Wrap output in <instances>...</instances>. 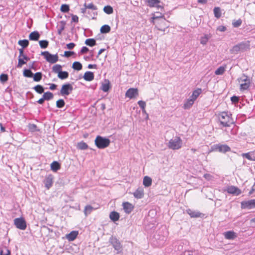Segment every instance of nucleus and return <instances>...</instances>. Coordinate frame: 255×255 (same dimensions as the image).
<instances>
[{
	"label": "nucleus",
	"instance_id": "nucleus-1",
	"mask_svg": "<svg viewBox=\"0 0 255 255\" xmlns=\"http://www.w3.org/2000/svg\"><path fill=\"white\" fill-rule=\"evenodd\" d=\"M237 81L240 85V90L244 91L248 90L251 85V80L246 74H242L238 78Z\"/></svg>",
	"mask_w": 255,
	"mask_h": 255
},
{
	"label": "nucleus",
	"instance_id": "nucleus-2",
	"mask_svg": "<svg viewBox=\"0 0 255 255\" xmlns=\"http://www.w3.org/2000/svg\"><path fill=\"white\" fill-rule=\"evenodd\" d=\"M250 44L249 42H241L232 47L230 49V52L234 54H237L240 52H243L249 49Z\"/></svg>",
	"mask_w": 255,
	"mask_h": 255
},
{
	"label": "nucleus",
	"instance_id": "nucleus-3",
	"mask_svg": "<svg viewBox=\"0 0 255 255\" xmlns=\"http://www.w3.org/2000/svg\"><path fill=\"white\" fill-rule=\"evenodd\" d=\"M169 148L173 150H177L181 148L182 146V140L180 137L175 136L171 139L167 143Z\"/></svg>",
	"mask_w": 255,
	"mask_h": 255
},
{
	"label": "nucleus",
	"instance_id": "nucleus-4",
	"mask_svg": "<svg viewBox=\"0 0 255 255\" xmlns=\"http://www.w3.org/2000/svg\"><path fill=\"white\" fill-rule=\"evenodd\" d=\"M218 119L220 124L223 127H229L232 123V119L227 113L223 112L218 115Z\"/></svg>",
	"mask_w": 255,
	"mask_h": 255
},
{
	"label": "nucleus",
	"instance_id": "nucleus-5",
	"mask_svg": "<svg viewBox=\"0 0 255 255\" xmlns=\"http://www.w3.org/2000/svg\"><path fill=\"white\" fill-rule=\"evenodd\" d=\"M95 143L98 148L103 149L110 145V140L109 138L98 135L95 140Z\"/></svg>",
	"mask_w": 255,
	"mask_h": 255
},
{
	"label": "nucleus",
	"instance_id": "nucleus-6",
	"mask_svg": "<svg viewBox=\"0 0 255 255\" xmlns=\"http://www.w3.org/2000/svg\"><path fill=\"white\" fill-rule=\"evenodd\" d=\"M41 54L44 56L47 62L50 63H55L58 60L57 54L52 55L48 51L42 52Z\"/></svg>",
	"mask_w": 255,
	"mask_h": 255
},
{
	"label": "nucleus",
	"instance_id": "nucleus-7",
	"mask_svg": "<svg viewBox=\"0 0 255 255\" xmlns=\"http://www.w3.org/2000/svg\"><path fill=\"white\" fill-rule=\"evenodd\" d=\"M109 242L117 251V254H119L122 251V246L120 242L116 237H111Z\"/></svg>",
	"mask_w": 255,
	"mask_h": 255
},
{
	"label": "nucleus",
	"instance_id": "nucleus-8",
	"mask_svg": "<svg viewBox=\"0 0 255 255\" xmlns=\"http://www.w3.org/2000/svg\"><path fill=\"white\" fill-rule=\"evenodd\" d=\"M19 55L18 56V67H21L22 66L26 64V61L29 60V58L26 55L23 54V50L22 48L19 49Z\"/></svg>",
	"mask_w": 255,
	"mask_h": 255
},
{
	"label": "nucleus",
	"instance_id": "nucleus-9",
	"mask_svg": "<svg viewBox=\"0 0 255 255\" xmlns=\"http://www.w3.org/2000/svg\"><path fill=\"white\" fill-rule=\"evenodd\" d=\"M14 224L17 228L21 230H24L26 228V222L22 218L15 219L14 220Z\"/></svg>",
	"mask_w": 255,
	"mask_h": 255
},
{
	"label": "nucleus",
	"instance_id": "nucleus-10",
	"mask_svg": "<svg viewBox=\"0 0 255 255\" xmlns=\"http://www.w3.org/2000/svg\"><path fill=\"white\" fill-rule=\"evenodd\" d=\"M241 208L244 209H252L255 208V199L242 202Z\"/></svg>",
	"mask_w": 255,
	"mask_h": 255
},
{
	"label": "nucleus",
	"instance_id": "nucleus-11",
	"mask_svg": "<svg viewBox=\"0 0 255 255\" xmlns=\"http://www.w3.org/2000/svg\"><path fill=\"white\" fill-rule=\"evenodd\" d=\"M73 89V87L70 84L67 83L64 84L62 85L60 93L63 96L68 95Z\"/></svg>",
	"mask_w": 255,
	"mask_h": 255
},
{
	"label": "nucleus",
	"instance_id": "nucleus-12",
	"mask_svg": "<svg viewBox=\"0 0 255 255\" xmlns=\"http://www.w3.org/2000/svg\"><path fill=\"white\" fill-rule=\"evenodd\" d=\"M138 90L135 88L129 89L126 93V96L130 99L135 98L138 95Z\"/></svg>",
	"mask_w": 255,
	"mask_h": 255
},
{
	"label": "nucleus",
	"instance_id": "nucleus-13",
	"mask_svg": "<svg viewBox=\"0 0 255 255\" xmlns=\"http://www.w3.org/2000/svg\"><path fill=\"white\" fill-rule=\"evenodd\" d=\"M226 191L230 194H235L236 195H239L241 193L240 189L234 186L228 187L227 188Z\"/></svg>",
	"mask_w": 255,
	"mask_h": 255
},
{
	"label": "nucleus",
	"instance_id": "nucleus-14",
	"mask_svg": "<svg viewBox=\"0 0 255 255\" xmlns=\"http://www.w3.org/2000/svg\"><path fill=\"white\" fill-rule=\"evenodd\" d=\"M223 234L225 239L227 240H234L238 236L237 233L232 231L226 232Z\"/></svg>",
	"mask_w": 255,
	"mask_h": 255
},
{
	"label": "nucleus",
	"instance_id": "nucleus-15",
	"mask_svg": "<svg viewBox=\"0 0 255 255\" xmlns=\"http://www.w3.org/2000/svg\"><path fill=\"white\" fill-rule=\"evenodd\" d=\"M123 209L127 214L130 213L133 209V206L129 202H125L123 204Z\"/></svg>",
	"mask_w": 255,
	"mask_h": 255
},
{
	"label": "nucleus",
	"instance_id": "nucleus-16",
	"mask_svg": "<svg viewBox=\"0 0 255 255\" xmlns=\"http://www.w3.org/2000/svg\"><path fill=\"white\" fill-rule=\"evenodd\" d=\"M134 197L136 199H141L144 196V190L142 187L138 188L133 193Z\"/></svg>",
	"mask_w": 255,
	"mask_h": 255
},
{
	"label": "nucleus",
	"instance_id": "nucleus-17",
	"mask_svg": "<svg viewBox=\"0 0 255 255\" xmlns=\"http://www.w3.org/2000/svg\"><path fill=\"white\" fill-rule=\"evenodd\" d=\"M216 149L221 152H226L230 150V147L226 144H217L215 145Z\"/></svg>",
	"mask_w": 255,
	"mask_h": 255
},
{
	"label": "nucleus",
	"instance_id": "nucleus-18",
	"mask_svg": "<svg viewBox=\"0 0 255 255\" xmlns=\"http://www.w3.org/2000/svg\"><path fill=\"white\" fill-rule=\"evenodd\" d=\"M53 176L51 175H49L46 177L44 180V183L45 186L47 189H49L53 184Z\"/></svg>",
	"mask_w": 255,
	"mask_h": 255
},
{
	"label": "nucleus",
	"instance_id": "nucleus-19",
	"mask_svg": "<svg viewBox=\"0 0 255 255\" xmlns=\"http://www.w3.org/2000/svg\"><path fill=\"white\" fill-rule=\"evenodd\" d=\"M83 78L87 81H91L94 78V73L90 71L86 72L83 76Z\"/></svg>",
	"mask_w": 255,
	"mask_h": 255
},
{
	"label": "nucleus",
	"instance_id": "nucleus-20",
	"mask_svg": "<svg viewBox=\"0 0 255 255\" xmlns=\"http://www.w3.org/2000/svg\"><path fill=\"white\" fill-rule=\"evenodd\" d=\"M160 1L159 0H148V3L150 7H156L158 9L162 8V7L159 5Z\"/></svg>",
	"mask_w": 255,
	"mask_h": 255
},
{
	"label": "nucleus",
	"instance_id": "nucleus-21",
	"mask_svg": "<svg viewBox=\"0 0 255 255\" xmlns=\"http://www.w3.org/2000/svg\"><path fill=\"white\" fill-rule=\"evenodd\" d=\"M78 234L77 231H72L69 234L66 235V238L69 241H73L76 238Z\"/></svg>",
	"mask_w": 255,
	"mask_h": 255
},
{
	"label": "nucleus",
	"instance_id": "nucleus-22",
	"mask_svg": "<svg viewBox=\"0 0 255 255\" xmlns=\"http://www.w3.org/2000/svg\"><path fill=\"white\" fill-rule=\"evenodd\" d=\"M187 213L190 216L191 218H198L201 216V213L198 211H193L191 209H188Z\"/></svg>",
	"mask_w": 255,
	"mask_h": 255
},
{
	"label": "nucleus",
	"instance_id": "nucleus-23",
	"mask_svg": "<svg viewBox=\"0 0 255 255\" xmlns=\"http://www.w3.org/2000/svg\"><path fill=\"white\" fill-rule=\"evenodd\" d=\"M201 92L202 90L198 88L193 92L192 95L189 97V98L192 99V100L195 102Z\"/></svg>",
	"mask_w": 255,
	"mask_h": 255
},
{
	"label": "nucleus",
	"instance_id": "nucleus-24",
	"mask_svg": "<svg viewBox=\"0 0 255 255\" xmlns=\"http://www.w3.org/2000/svg\"><path fill=\"white\" fill-rule=\"evenodd\" d=\"M40 34H39L38 32L34 31L30 33L29 35V39L30 40L36 41L38 40Z\"/></svg>",
	"mask_w": 255,
	"mask_h": 255
},
{
	"label": "nucleus",
	"instance_id": "nucleus-25",
	"mask_svg": "<svg viewBox=\"0 0 255 255\" xmlns=\"http://www.w3.org/2000/svg\"><path fill=\"white\" fill-rule=\"evenodd\" d=\"M152 183V179L148 176H145L143 180V184L145 187H149Z\"/></svg>",
	"mask_w": 255,
	"mask_h": 255
},
{
	"label": "nucleus",
	"instance_id": "nucleus-26",
	"mask_svg": "<svg viewBox=\"0 0 255 255\" xmlns=\"http://www.w3.org/2000/svg\"><path fill=\"white\" fill-rule=\"evenodd\" d=\"M120 218L119 214L116 212L113 211L110 214V218L114 222L119 220Z\"/></svg>",
	"mask_w": 255,
	"mask_h": 255
},
{
	"label": "nucleus",
	"instance_id": "nucleus-27",
	"mask_svg": "<svg viewBox=\"0 0 255 255\" xmlns=\"http://www.w3.org/2000/svg\"><path fill=\"white\" fill-rule=\"evenodd\" d=\"M110 89V82L108 80H105L104 83H102L101 89L105 92H107Z\"/></svg>",
	"mask_w": 255,
	"mask_h": 255
},
{
	"label": "nucleus",
	"instance_id": "nucleus-28",
	"mask_svg": "<svg viewBox=\"0 0 255 255\" xmlns=\"http://www.w3.org/2000/svg\"><path fill=\"white\" fill-rule=\"evenodd\" d=\"M211 37V35L205 34L203 36L201 37L200 43L203 45H206L208 42L209 39Z\"/></svg>",
	"mask_w": 255,
	"mask_h": 255
},
{
	"label": "nucleus",
	"instance_id": "nucleus-29",
	"mask_svg": "<svg viewBox=\"0 0 255 255\" xmlns=\"http://www.w3.org/2000/svg\"><path fill=\"white\" fill-rule=\"evenodd\" d=\"M194 101L192 99L189 98L184 104V108L185 109H189L194 104Z\"/></svg>",
	"mask_w": 255,
	"mask_h": 255
},
{
	"label": "nucleus",
	"instance_id": "nucleus-30",
	"mask_svg": "<svg viewBox=\"0 0 255 255\" xmlns=\"http://www.w3.org/2000/svg\"><path fill=\"white\" fill-rule=\"evenodd\" d=\"M60 166L59 163L57 161H53L51 164V169L53 171H56L60 169Z\"/></svg>",
	"mask_w": 255,
	"mask_h": 255
},
{
	"label": "nucleus",
	"instance_id": "nucleus-31",
	"mask_svg": "<svg viewBox=\"0 0 255 255\" xmlns=\"http://www.w3.org/2000/svg\"><path fill=\"white\" fill-rule=\"evenodd\" d=\"M111 27L108 25H103L100 29V31L102 33H107L110 31Z\"/></svg>",
	"mask_w": 255,
	"mask_h": 255
},
{
	"label": "nucleus",
	"instance_id": "nucleus-32",
	"mask_svg": "<svg viewBox=\"0 0 255 255\" xmlns=\"http://www.w3.org/2000/svg\"><path fill=\"white\" fill-rule=\"evenodd\" d=\"M69 73L66 71H61L58 74V77L60 79H65L68 77Z\"/></svg>",
	"mask_w": 255,
	"mask_h": 255
},
{
	"label": "nucleus",
	"instance_id": "nucleus-33",
	"mask_svg": "<svg viewBox=\"0 0 255 255\" xmlns=\"http://www.w3.org/2000/svg\"><path fill=\"white\" fill-rule=\"evenodd\" d=\"M94 208L91 205H87L84 209V214L86 216L90 214L94 210Z\"/></svg>",
	"mask_w": 255,
	"mask_h": 255
},
{
	"label": "nucleus",
	"instance_id": "nucleus-34",
	"mask_svg": "<svg viewBox=\"0 0 255 255\" xmlns=\"http://www.w3.org/2000/svg\"><path fill=\"white\" fill-rule=\"evenodd\" d=\"M87 45L89 46H93L96 45V40L93 38L87 39L85 42Z\"/></svg>",
	"mask_w": 255,
	"mask_h": 255
},
{
	"label": "nucleus",
	"instance_id": "nucleus-35",
	"mask_svg": "<svg viewBox=\"0 0 255 255\" xmlns=\"http://www.w3.org/2000/svg\"><path fill=\"white\" fill-rule=\"evenodd\" d=\"M52 71L58 74L62 71V66L59 64H56L53 66Z\"/></svg>",
	"mask_w": 255,
	"mask_h": 255
},
{
	"label": "nucleus",
	"instance_id": "nucleus-36",
	"mask_svg": "<svg viewBox=\"0 0 255 255\" xmlns=\"http://www.w3.org/2000/svg\"><path fill=\"white\" fill-rule=\"evenodd\" d=\"M72 68L76 70H80L82 68V64L79 62H74L72 65Z\"/></svg>",
	"mask_w": 255,
	"mask_h": 255
},
{
	"label": "nucleus",
	"instance_id": "nucleus-37",
	"mask_svg": "<svg viewBox=\"0 0 255 255\" xmlns=\"http://www.w3.org/2000/svg\"><path fill=\"white\" fill-rule=\"evenodd\" d=\"M43 97L45 100H50L53 98V95L50 92H47L44 93Z\"/></svg>",
	"mask_w": 255,
	"mask_h": 255
},
{
	"label": "nucleus",
	"instance_id": "nucleus-38",
	"mask_svg": "<svg viewBox=\"0 0 255 255\" xmlns=\"http://www.w3.org/2000/svg\"><path fill=\"white\" fill-rule=\"evenodd\" d=\"M157 26H160L162 27H168V26L166 24V20L164 18H161L158 20V21L156 22Z\"/></svg>",
	"mask_w": 255,
	"mask_h": 255
},
{
	"label": "nucleus",
	"instance_id": "nucleus-39",
	"mask_svg": "<svg viewBox=\"0 0 255 255\" xmlns=\"http://www.w3.org/2000/svg\"><path fill=\"white\" fill-rule=\"evenodd\" d=\"M214 15L217 18H219L221 16V12L220 8L219 7H216L214 8Z\"/></svg>",
	"mask_w": 255,
	"mask_h": 255
},
{
	"label": "nucleus",
	"instance_id": "nucleus-40",
	"mask_svg": "<svg viewBox=\"0 0 255 255\" xmlns=\"http://www.w3.org/2000/svg\"><path fill=\"white\" fill-rule=\"evenodd\" d=\"M104 11L108 14H112L113 12V8L110 5H107L104 7Z\"/></svg>",
	"mask_w": 255,
	"mask_h": 255
},
{
	"label": "nucleus",
	"instance_id": "nucleus-41",
	"mask_svg": "<svg viewBox=\"0 0 255 255\" xmlns=\"http://www.w3.org/2000/svg\"><path fill=\"white\" fill-rule=\"evenodd\" d=\"M33 89L38 94H42L44 92V88L40 85H37Z\"/></svg>",
	"mask_w": 255,
	"mask_h": 255
},
{
	"label": "nucleus",
	"instance_id": "nucleus-42",
	"mask_svg": "<svg viewBox=\"0 0 255 255\" xmlns=\"http://www.w3.org/2000/svg\"><path fill=\"white\" fill-rule=\"evenodd\" d=\"M33 80L35 82H39L42 78V73L41 72H37L33 76Z\"/></svg>",
	"mask_w": 255,
	"mask_h": 255
},
{
	"label": "nucleus",
	"instance_id": "nucleus-43",
	"mask_svg": "<svg viewBox=\"0 0 255 255\" xmlns=\"http://www.w3.org/2000/svg\"><path fill=\"white\" fill-rule=\"evenodd\" d=\"M225 71V68L223 66L219 67L215 72V73L217 75H222Z\"/></svg>",
	"mask_w": 255,
	"mask_h": 255
},
{
	"label": "nucleus",
	"instance_id": "nucleus-44",
	"mask_svg": "<svg viewBox=\"0 0 255 255\" xmlns=\"http://www.w3.org/2000/svg\"><path fill=\"white\" fill-rule=\"evenodd\" d=\"M18 43L19 45L21 46L23 48L26 47L29 44V42L26 39L19 40Z\"/></svg>",
	"mask_w": 255,
	"mask_h": 255
},
{
	"label": "nucleus",
	"instance_id": "nucleus-45",
	"mask_svg": "<svg viewBox=\"0 0 255 255\" xmlns=\"http://www.w3.org/2000/svg\"><path fill=\"white\" fill-rule=\"evenodd\" d=\"M84 6L87 8L91 9L92 10H97V6L96 5H95L92 3H90L89 4H87L86 3H85L84 4Z\"/></svg>",
	"mask_w": 255,
	"mask_h": 255
},
{
	"label": "nucleus",
	"instance_id": "nucleus-46",
	"mask_svg": "<svg viewBox=\"0 0 255 255\" xmlns=\"http://www.w3.org/2000/svg\"><path fill=\"white\" fill-rule=\"evenodd\" d=\"M23 75L26 77H32L33 76V73L29 69H25L23 71Z\"/></svg>",
	"mask_w": 255,
	"mask_h": 255
},
{
	"label": "nucleus",
	"instance_id": "nucleus-47",
	"mask_svg": "<svg viewBox=\"0 0 255 255\" xmlns=\"http://www.w3.org/2000/svg\"><path fill=\"white\" fill-rule=\"evenodd\" d=\"M77 147L80 149H86L88 148L87 144L84 142H80L78 143Z\"/></svg>",
	"mask_w": 255,
	"mask_h": 255
},
{
	"label": "nucleus",
	"instance_id": "nucleus-48",
	"mask_svg": "<svg viewBox=\"0 0 255 255\" xmlns=\"http://www.w3.org/2000/svg\"><path fill=\"white\" fill-rule=\"evenodd\" d=\"M39 43L41 48H46L48 45V41L47 40H40Z\"/></svg>",
	"mask_w": 255,
	"mask_h": 255
},
{
	"label": "nucleus",
	"instance_id": "nucleus-49",
	"mask_svg": "<svg viewBox=\"0 0 255 255\" xmlns=\"http://www.w3.org/2000/svg\"><path fill=\"white\" fill-rule=\"evenodd\" d=\"M60 10L63 12H67L69 10V6L66 4H62Z\"/></svg>",
	"mask_w": 255,
	"mask_h": 255
},
{
	"label": "nucleus",
	"instance_id": "nucleus-50",
	"mask_svg": "<svg viewBox=\"0 0 255 255\" xmlns=\"http://www.w3.org/2000/svg\"><path fill=\"white\" fill-rule=\"evenodd\" d=\"M138 104L139 106L140 107V108L142 109V111L143 112H145V106H146V103L143 101H139L138 102Z\"/></svg>",
	"mask_w": 255,
	"mask_h": 255
},
{
	"label": "nucleus",
	"instance_id": "nucleus-51",
	"mask_svg": "<svg viewBox=\"0 0 255 255\" xmlns=\"http://www.w3.org/2000/svg\"><path fill=\"white\" fill-rule=\"evenodd\" d=\"M65 102L63 100L59 99L56 102V107L58 108H62L64 107Z\"/></svg>",
	"mask_w": 255,
	"mask_h": 255
},
{
	"label": "nucleus",
	"instance_id": "nucleus-52",
	"mask_svg": "<svg viewBox=\"0 0 255 255\" xmlns=\"http://www.w3.org/2000/svg\"><path fill=\"white\" fill-rule=\"evenodd\" d=\"M8 80V76L6 74H2L0 75V81L3 83Z\"/></svg>",
	"mask_w": 255,
	"mask_h": 255
},
{
	"label": "nucleus",
	"instance_id": "nucleus-53",
	"mask_svg": "<svg viewBox=\"0 0 255 255\" xmlns=\"http://www.w3.org/2000/svg\"><path fill=\"white\" fill-rule=\"evenodd\" d=\"M158 15L156 16V15H154L152 17V22H153V23H155V22L154 21V19H158L159 20L160 19L163 18V15H162V14L161 13H158Z\"/></svg>",
	"mask_w": 255,
	"mask_h": 255
},
{
	"label": "nucleus",
	"instance_id": "nucleus-54",
	"mask_svg": "<svg viewBox=\"0 0 255 255\" xmlns=\"http://www.w3.org/2000/svg\"><path fill=\"white\" fill-rule=\"evenodd\" d=\"M10 252L8 249H4L1 251L0 254V255H10Z\"/></svg>",
	"mask_w": 255,
	"mask_h": 255
},
{
	"label": "nucleus",
	"instance_id": "nucleus-55",
	"mask_svg": "<svg viewBox=\"0 0 255 255\" xmlns=\"http://www.w3.org/2000/svg\"><path fill=\"white\" fill-rule=\"evenodd\" d=\"M37 127L34 124H29L28 125V128L31 131H34L36 130Z\"/></svg>",
	"mask_w": 255,
	"mask_h": 255
},
{
	"label": "nucleus",
	"instance_id": "nucleus-56",
	"mask_svg": "<svg viewBox=\"0 0 255 255\" xmlns=\"http://www.w3.org/2000/svg\"><path fill=\"white\" fill-rule=\"evenodd\" d=\"M242 23V20L241 19H238L236 21L233 23V24L234 27H238L241 25Z\"/></svg>",
	"mask_w": 255,
	"mask_h": 255
},
{
	"label": "nucleus",
	"instance_id": "nucleus-57",
	"mask_svg": "<svg viewBox=\"0 0 255 255\" xmlns=\"http://www.w3.org/2000/svg\"><path fill=\"white\" fill-rule=\"evenodd\" d=\"M239 99V97L235 96L232 97L231 98V101L234 103H236L238 102Z\"/></svg>",
	"mask_w": 255,
	"mask_h": 255
},
{
	"label": "nucleus",
	"instance_id": "nucleus-58",
	"mask_svg": "<svg viewBox=\"0 0 255 255\" xmlns=\"http://www.w3.org/2000/svg\"><path fill=\"white\" fill-rule=\"evenodd\" d=\"M74 54V52L73 51H65L64 52V56L65 57H68Z\"/></svg>",
	"mask_w": 255,
	"mask_h": 255
},
{
	"label": "nucleus",
	"instance_id": "nucleus-59",
	"mask_svg": "<svg viewBox=\"0 0 255 255\" xmlns=\"http://www.w3.org/2000/svg\"><path fill=\"white\" fill-rule=\"evenodd\" d=\"M75 44L74 43H69L66 45V47L69 49H73Z\"/></svg>",
	"mask_w": 255,
	"mask_h": 255
},
{
	"label": "nucleus",
	"instance_id": "nucleus-60",
	"mask_svg": "<svg viewBox=\"0 0 255 255\" xmlns=\"http://www.w3.org/2000/svg\"><path fill=\"white\" fill-rule=\"evenodd\" d=\"M204 177L208 180H210L212 179L213 177L211 175L209 174H205L204 175Z\"/></svg>",
	"mask_w": 255,
	"mask_h": 255
},
{
	"label": "nucleus",
	"instance_id": "nucleus-61",
	"mask_svg": "<svg viewBox=\"0 0 255 255\" xmlns=\"http://www.w3.org/2000/svg\"><path fill=\"white\" fill-rule=\"evenodd\" d=\"M79 20L78 17L76 15H73L72 16V20L75 22H78Z\"/></svg>",
	"mask_w": 255,
	"mask_h": 255
},
{
	"label": "nucleus",
	"instance_id": "nucleus-62",
	"mask_svg": "<svg viewBox=\"0 0 255 255\" xmlns=\"http://www.w3.org/2000/svg\"><path fill=\"white\" fill-rule=\"evenodd\" d=\"M217 30L220 31H225L226 30V28L224 26H220L217 28Z\"/></svg>",
	"mask_w": 255,
	"mask_h": 255
},
{
	"label": "nucleus",
	"instance_id": "nucleus-63",
	"mask_svg": "<svg viewBox=\"0 0 255 255\" xmlns=\"http://www.w3.org/2000/svg\"><path fill=\"white\" fill-rule=\"evenodd\" d=\"M89 51L88 48L87 47H83L81 50L82 53H85Z\"/></svg>",
	"mask_w": 255,
	"mask_h": 255
},
{
	"label": "nucleus",
	"instance_id": "nucleus-64",
	"mask_svg": "<svg viewBox=\"0 0 255 255\" xmlns=\"http://www.w3.org/2000/svg\"><path fill=\"white\" fill-rule=\"evenodd\" d=\"M155 27L159 30H160L161 31H165V28L166 27H162V26H157V25H156L155 26Z\"/></svg>",
	"mask_w": 255,
	"mask_h": 255
}]
</instances>
